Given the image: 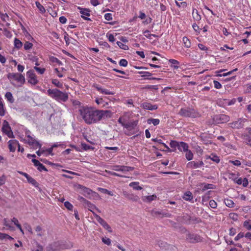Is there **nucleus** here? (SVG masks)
<instances>
[{"mask_svg": "<svg viewBox=\"0 0 251 251\" xmlns=\"http://www.w3.org/2000/svg\"><path fill=\"white\" fill-rule=\"evenodd\" d=\"M181 222L186 224H190L191 220V217L188 214H184L181 217Z\"/></svg>", "mask_w": 251, "mask_h": 251, "instance_id": "nucleus-25", "label": "nucleus"}, {"mask_svg": "<svg viewBox=\"0 0 251 251\" xmlns=\"http://www.w3.org/2000/svg\"><path fill=\"white\" fill-rule=\"evenodd\" d=\"M119 64L121 66L126 67L127 65L128 62L126 59H122L120 60Z\"/></svg>", "mask_w": 251, "mask_h": 251, "instance_id": "nucleus-55", "label": "nucleus"}, {"mask_svg": "<svg viewBox=\"0 0 251 251\" xmlns=\"http://www.w3.org/2000/svg\"><path fill=\"white\" fill-rule=\"evenodd\" d=\"M61 246V241L54 242L47 247V251H60Z\"/></svg>", "mask_w": 251, "mask_h": 251, "instance_id": "nucleus-9", "label": "nucleus"}, {"mask_svg": "<svg viewBox=\"0 0 251 251\" xmlns=\"http://www.w3.org/2000/svg\"><path fill=\"white\" fill-rule=\"evenodd\" d=\"M35 4L40 12L42 14H44L46 12V9L44 8V7L39 2V1H36Z\"/></svg>", "mask_w": 251, "mask_h": 251, "instance_id": "nucleus-35", "label": "nucleus"}, {"mask_svg": "<svg viewBox=\"0 0 251 251\" xmlns=\"http://www.w3.org/2000/svg\"><path fill=\"white\" fill-rule=\"evenodd\" d=\"M8 143L9 149L12 152L15 151L17 146H19V143L16 140H10Z\"/></svg>", "mask_w": 251, "mask_h": 251, "instance_id": "nucleus-17", "label": "nucleus"}, {"mask_svg": "<svg viewBox=\"0 0 251 251\" xmlns=\"http://www.w3.org/2000/svg\"><path fill=\"white\" fill-rule=\"evenodd\" d=\"M4 35L7 38H11L12 36L11 32L6 28L3 29Z\"/></svg>", "mask_w": 251, "mask_h": 251, "instance_id": "nucleus-54", "label": "nucleus"}, {"mask_svg": "<svg viewBox=\"0 0 251 251\" xmlns=\"http://www.w3.org/2000/svg\"><path fill=\"white\" fill-rule=\"evenodd\" d=\"M117 45L122 49H123L124 50H127L128 49V47L127 45L123 44V43L117 41L116 42Z\"/></svg>", "mask_w": 251, "mask_h": 251, "instance_id": "nucleus-46", "label": "nucleus"}, {"mask_svg": "<svg viewBox=\"0 0 251 251\" xmlns=\"http://www.w3.org/2000/svg\"><path fill=\"white\" fill-rule=\"evenodd\" d=\"M81 147L85 151H87L89 150H94V148L90 146L85 143H81Z\"/></svg>", "mask_w": 251, "mask_h": 251, "instance_id": "nucleus-48", "label": "nucleus"}, {"mask_svg": "<svg viewBox=\"0 0 251 251\" xmlns=\"http://www.w3.org/2000/svg\"><path fill=\"white\" fill-rule=\"evenodd\" d=\"M185 152H186L185 153V157H186V158L188 161H190V160H192V159L193 158V156L194 155H193V153H192L191 151H190V150L188 149Z\"/></svg>", "mask_w": 251, "mask_h": 251, "instance_id": "nucleus-33", "label": "nucleus"}, {"mask_svg": "<svg viewBox=\"0 0 251 251\" xmlns=\"http://www.w3.org/2000/svg\"><path fill=\"white\" fill-rule=\"evenodd\" d=\"M245 140L246 141V143L247 145H250L251 143V137L249 135H246L245 136Z\"/></svg>", "mask_w": 251, "mask_h": 251, "instance_id": "nucleus-63", "label": "nucleus"}, {"mask_svg": "<svg viewBox=\"0 0 251 251\" xmlns=\"http://www.w3.org/2000/svg\"><path fill=\"white\" fill-rule=\"evenodd\" d=\"M179 142L176 141L172 140L170 142V146L172 148L176 149L178 147Z\"/></svg>", "mask_w": 251, "mask_h": 251, "instance_id": "nucleus-51", "label": "nucleus"}, {"mask_svg": "<svg viewBox=\"0 0 251 251\" xmlns=\"http://www.w3.org/2000/svg\"><path fill=\"white\" fill-rule=\"evenodd\" d=\"M26 76L29 83L33 85H35L38 83L39 81L33 70H29L28 71L26 72Z\"/></svg>", "mask_w": 251, "mask_h": 251, "instance_id": "nucleus-7", "label": "nucleus"}, {"mask_svg": "<svg viewBox=\"0 0 251 251\" xmlns=\"http://www.w3.org/2000/svg\"><path fill=\"white\" fill-rule=\"evenodd\" d=\"M26 138L27 139H25V143L31 146L33 149H37L38 148L40 149L41 148L42 145L30 135H27Z\"/></svg>", "mask_w": 251, "mask_h": 251, "instance_id": "nucleus-6", "label": "nucleus"}, {"mask_svg": "<svg viewBox=\"0 0 251 251\" xmlns=\"http://www.w3.org/2000/svg\"><path fill=\"white\" fill-rule=\"evenodd\" d=\"M33 47V44L26 41L24 44V49L26 50L31 49Z\"/></svg>", "mask_w": 251, "mask_h": 251, "instance_id": "nucleus-43", "label": "nucleus"}, {"mask_svg": "<svg viewBox=\"0 0 251 251\" xmlns=\"http://www.w3.org/2000/svg\"><path fill=\"white\" fill-rule=\"evenodd\" d=\"M127 119L125 116L120 117L118 120V123L120 124L123 126H124V125Z\"/></svg>", "mask_w": 251, "mask_h": 251, "instance_id": "nucleus-47", "label": "nucleus"}, {"mask_svg": "<svg viewBox=\"0 0 251 251\" xmlns=\"http://www.w3.org/2000/svg\"><path fill=\"white\" fill-rule=\"evenodd\" d=\"M11 222L17 227H20V224L19 223V221L17 218L14 217L11 219Z\"/></svg>", "mask_w": 251, "mask_h": 251, "instance_id": "nucleus-59", "label": "nucleus"}, {"mask_svg": "<svg viewBox=\"0 0 251 251\" xmlns=\"http://www.w3.org/2000/svg\"><path fill=\"white\" fill-rule=\"evenodd\" d=\"M99 219V223L106 230H107L109 232H111L112 230L111 229L110 226L108 225V224L103 219L100 218Z\"/></svg>", "mask_w": 251, "mask_h": 251, "instance_id": "nucleus-21", "label": "nucleus"}, {"mask_svg": "<svg viewBox=\"0 0 251 251\" xmlns=\"http://www.w3.org/2000/svg\"><path fill=\"white\" fill-rule=\"evenodd\" d=\"M134 169V168L132 167L122 165L120 172L126 173V172L133 171Z\"/></svg>", "mask_w": 251, "mask_h": 251, "instance_id": "nucleus-27", "label": "nucleus"}, {"mask_svg": "<svg viewBox=\"0 0 251 251\" xmlns=\"http://www.w3.org/2000/svg\"><path fill=\"white\" fill-rule=\"evenodd\" d=\"M206 158L209 159L217 164L220 161V157L214 153H211L210 155L206 156Z\"/></svg>", "mask_w": 251, "mask_h": 251, "instance_id": "nucleus-22", "label": "nucleus"}, {"mask_svg": "<svg viewBox=\"0 0 251 251\" xmlns=\"http://www.w3.org/2000/svg\"><path fill=\"white\" fill-rule=\"evenodd\" d=\"M7 77L10 83L16 87L22 86L25 81V76L20 73H10Z\"/></svg>", "mask_w": 251, "mask_h": 251, "instance_id": "nucleus-2", "label": "nucleus"}, {"mask_svg": "<svg viewBox=\"0 0 251 251\" xmlns=\"http://www.w3.org/2000/svg\"><path fill=\"white\" fill-rule=\"evenodd\" d=\"M201 140L206 145L210 144L211 143V140H209L206 136L202 135L201 136Z\"/></svg>", "mask_w": 251, "mask_h": 251, "instance_id": "nucleus-39", "label": "nucleus"}, {"mask_svg": "<svg viewBox=\"0 0 251 251\" xmlns=\"http://www.w3.org/2000/svg\"><path fill=\"white\" fill-rule=\"evenodd\" d=\"M139 182L137 181L131 182L129 183V186L132 187L135 190H141L142 187L139 185Z\"/></svg>", "mask_w": 251, "mask_h": 251, "instance_id": "nucleus-24", "label": "nucleus"}, {"mask_svg": "<svg viewBox=\"0 0 251 251\" xmlns=\"http://www.w3.org/2000/svg\"><path fill=\"white\" fill-rule=\"evenodd\" d=\"M138 123V121H130L128 122L127 121L126 122L124 126H123L124 128H126L129 130H131L132 129H134L135 127L137 126Z\"/></svg>", "mask_w": 251, "mask_h": 251, "instance_id": "nucleus-12", "label": "nucleus"}, {"mask_svg": "<svg viewBox=\"0 0 251 251\" xmlns=\"http://www.w3.org/2000/svg\"><path fill=\"white\" fill-rule=\"evenodd\" d=\"M64 206L69 210H73L74 208L73 204L68 201L64 202Z\"/></svg>", "mask_w": 251, "mask_h": 251, "instance_id": "nucleus-50", "label": "nucleus"}, {"mask_svg": "<svg viewBox=\"0 0 251 251\" xmlns=\"http://www.w3.org/2000/svg\"><path fill=\"white\" fill-rule=\"evenodd\" d=\"M245 236V234L243 232H240L238 234V235L235 237L234 240L237 241H238L240 239L244 237Z\"/></svg>", "mask_w": 251, "mask_h": 251, "instance_id": "nucleus-60", "label": "nucleus"}, {"mask_svg": "<svg viewBox=\"0 0 251 251\" xmlns=\"http://www.w3.org/2000/svg\"><path fill=\"white\" fill-rule=\"evenodd\" d=\"M182 198L185 201H191L193 199L192 193L190 191H187L184 194Z\"/></svg>", "mask_w": 251, "mask_h": 251, "instance_id": "nucleus-23", "label": "nucleus"}, {"mask_svg": "<svg viewBox=\"0 0 251 251\" xmlns=\"http://www.w3.org/2000/svg\"><path fill=\"white\" fill-rule=\"evenodd\" d=\"M237 70H238V69L236 68V69H233V70L230 71L227 73H224L223 75H217V76H226L231 75L233 73V72L236 71Z\"/></svg>", "mask_w": 251, "mask_h": 251, "instance_id": "nucleus-52", "label": "nucleus"}, {"mask_svg": "<svg viewBox=\"0 0 251 251\" xmlns=\"http://www.w3.org/2000/svg\"><path fill=\"white\" fill-rule=\"evenodd\" d=\"M215 122L217 124H223L228 122L230 120V118L228 116L225 114H220L216 115L214 117L213 119Z\"/></svg>", "mask_w": 251, "mask_h": 251, "instance_id": "nucleus-8", "label": "nucleus"}, {"mask_svg": "<svg viewBox=\"0 0 251 251\" xmlns=\"http://www.w3.org/2000/svg\"><path fill=\"white\" fill-rule=\"evenodd\" d=\"M193 17L196 21H200L201 19V16L199 14L198 11L196 9H194L192 12Z\"/></svg>", "mask_w": 251, "mask_h": 251, "instance_id": "nucleus-29", "label": "nucleus"}, {"mask_svg": "<svg viewBox=\"0 0 251 251\" xmlns=\"http://www.w3.org/2000/svg\"><path fill=\"white\" fill-rule=\"evenodd\" d=\"M225 203L226 205L228 207H233L234 205L233 201L229 199H226L225 200Z\"/></svg>", "mask_w": 251, "mask_h": 251, "instance_id": "nucleus-44", "label": "nucleus"}, {"mask_svg": "<svg viewBox=\"0 0 251 251\" xmlns=\"http://www.w3.org/2000/svg\"><path fill=\"white\" fill-rule=\"evenodd\" d=\"M178 114L179 116L185 118H196L201 116V113L197 110L190 107L181 108Z\"/></svg>", "mask_w": 251, "mask_h": 251, "instance_id": "nucleus-4", "label": "nucleus"}, {"mask_svg": "<svg viewBox=\"0 0 251 251\" xmlns=\"http://www.w3.org/2000/svg\"><path fill=\"white\" fill-rule=\"evenodd\" d=\"M50 60L52 62L56 63L58 65H62V62L60 60H59L57 58L53 56L51 57L50 58Z\"/></svg>", "mask_w": 251, "mask_h": 251, "instance_id": "nucleus-53", "label": "nucleus"}, {"mask_svg": "<svg viewBox=\"0 0 251 251\" xmlns=\"http://www.w3.org/2000/svg\"><path fill=\"white\" fill-rule=\"evenodd\" d=\"M34 69L40 75H43L46 71V69L45 68H40L35 66Z\"/></svg>", "mask_w": 251, "mask_h": 251, "instance_id": "nucleus-45", "label": "nucleus"}, {"mask_svg": "<svg viewBox=\"0 0 251 251\" xmlns=\"http://www.w3.org/2000/svg\"><path fill=\"white\" fill-rule=\"evenodd\" d=\"M182 41L185 47L189 48L191 47V42L187 37H183L182 38Z\"/></svg>", "mask_w": 251, "mask_h": 251, "instance_id": "nucleus-37", "label": "nucleus"}, {"mask_svg": "<svg viewBox=\"0 0 251 251\" xmlns=\"http://www.w3.org/2000/svg\"><path fill=\"white\" fill-rule=\"evenodd\" d=\"M35 231L37 232V235L38 236L41 237L43 235L42 228L40 226H38L36 227Z\"/></svg>", "mask_w": 251, "mask_h": 251, "instance_id": "nucleus-49", "label": "nucleus"}, {"mask_svg": "<svg viewBox=\"0 0 251 251\" xmlns=\"http://www.w3.org/2000/svg\"><path fill=\"white\" fill-rule=\"evenodd\" d=\"M143 33L146 37L150 39H151V34L150 33L149 30H146L145 31H143Z\"/></svg>", "mask_w": 251, "mask_h": 251, "instance_id": "nucleus-58", "label": "nucleus"}, {"mask_svg": "<svg viewBox=\"0 0 251 251\" xmlns=\"http://www.w3.org/2000/svg\"><path fill=\"white\" fill-rule=\"evenodd\" d=\"M189 148L188 145L184 142H179L177 149L180 151H185Z\"/></svg>", "mask_w": 251, "mask_h": 251, "instance_id": "nucleus-20", "label": "nucleus"}, {"mask_svg": "<svg viewBox=\"0 0 251 251\" xmlns=\"http://www.w3.org/2000/svg\"><path fill=\"white\" fill-rule=\"evenodd\" d=\"M141 107L144 109L150 110H156L157 108L156 105H152L149 102H144L142 104Z\"/></svg>", "mask_w": 251, "mask_h": 251, "instance_id": "nucleus-19", "label": "nucleus"}, {"mask_svg": "<svg viewBox=\"0 0 251 251\" xmlns=\"http://www.w3.org/2000/svg\"><path fill=\"white\" fill-rule=\"evenodd\" d=\"M102 241L107 245H110L111 244V240L108 238H102Z\"/></svg>", "mask_w": 251, "mask_h": 251, "instance_id": "nucleus-61", "label": "nucleus"}, {"mask_svg": "<svg viewBox=\"0 0 251 251\" xmlns=\"http://www.w3.org/2000/svg\"><path fill=\"white\" fill-rule=\"evenodd\" d=\"M204 165V163L202 161L198 162L191 161L187 164V167L189 168H199Z\"/></svg>", "mask_w": 251, "mask_h": 251, "instance_id": "nucleus-13", "label": "nucleus"}, {"mask_svg": "<svg viewBox=\"0 0 251 251\" xmlns=\"http://www.w3.org/2000/svg\"><path fill=\"white\" fill-rule=\"evenodd\" d=\"M5 115V110L4 105L1 99H0V116H3Z\"/></svg>", "mask_w": 251, "mask_h": 251, "instance_id": "nucleus-41", "label": "nucleus"}, {"mask_svg": "<svg viewBox=\"0 0 251 251\" xmlns=\"http://www.w3.org/2000/svg\"><path fill=\"white\" fill-rule=\"evenodd\" d=\"M149 124H152L154 126H157L159 124L160 120L158 119L150 118L147 121Z\"/></svg>", "mask_w": 251, "mask_h": 251, "instance_id": "nucleus-31", "label": "nucleus"}, {"mask_svg": "<svg viewBox=\"0 0 251 251\" xmlns=\"http://www.w3.org/2000/svg\"><path fill=\"white\" fill-rule=\"evenodd\" d=\"M186 235V240L190 243L195 244L203 242V238L198 234L188 231Z\"/></svg>", "mask_w": 251, "mask_h": 251, "instance_id": "nucleus-5", "label": "nucleus"}, {"mask_svg": "<svg viewBox=\"0 0 251 251\" xmlns=\"http://www.w3.org/2000/svg\"><path fill=\"white\" fill-rule=\"evenodd\" d=\"M243 226L248 230H251V220H248L245 221L244 222Z\"/></svg>", "mask_w": 251, "mask_h": 251, "instance_id": "nucleus-42", "label": "nucleus"}, {"mask_svg": "<svg viewBox=\"0 0 251 251\" xmlns=\"http://www.w3.org/2000/svg\"><path fill=\"white\" fill-rule=\"evenodd\" d=\"M2 130L3 132L8 136V137L14 138L13 133L11 129V127L9 126L8 123L6 121H4Z\"/></svg>", "mask_w": 251, "mask_h": 251, "instance_id": "nucleus-10", "label": "nucleus"}, {"mask_svg": "<svg viewBox=\"0 0 251 251\" xmlns=\"http://www.w3.org/2000/svg\"><path fill=\"white\" fill-rule=\"evenodd\" d=\"M176 4L179 7L185 8L187 6V3L186 2H178L176 1Z\"/></svg>", "mask_w": 251, "mask_h": 251, "instance_id": "nucleus-56", "label": "nucleus"}, {"mask_svg": "<svg viewBox=\"0 0 251 251\" xmlns=\"http://www.w3.org/2000/svg\"><path fill=\"white\" fill-rule=\"evenodd\" d=\"M209 205L212 208H216L217 206V204L214 200H210L209 201Z\"/></svg>", "mask_w": 251, "mask_h": 251, "instance_id": "nucleus-57", "label": "nucleus"}, {"mask_svg": "<svg viewBox=\"0 0 251 251\" xmlns=\"http://www.w3.org/2000/svg\"><path fill=\"white\" fill-rule=\"evenodd\" d=\"M80 116L88 125L99 123L102 120L109 118L112 116L110 110H95L92 107H83L79 109Z\"/></svg>", "mask_w": 251, "mask_h": 251, "instance_id": "nucleus-1", "label": "nucleus"}, {"mask_svg": "<svg viewBox=\"0 0 251 251\" xmlns=\"http://www.w3.org/2000/svg\"><path fill=\"white\" fill-rule=\"evenodd\" d=\"M14 47L17 50H19L23 46L22 42L18 38H15L14 41Z\"/></svg>", "mask_w": 251, "mask_h": 251, "instance_id": "nucleus-28", "label": "nucleus"}, {"mask_svg": "<svg viewBox=\"0 0 251 251\" xmlns=\"http://www.w3.org/2000/svg\"><path fill=\"white\" fill-rule=\"evenodd\" d=\"M61 245H62L61 246V247H62L61 250L71 249L73 247V244L71 243L67 244L66 243L61 242Z\"/></svg>", "mask_w": 251, "mask_h": 251, "instance_id": "nucleus-36", "label": "nucleus"}, {"mask_svg": "<svg viewBox=\"0 0 251 251\" xmlns=\"http://www.w3.org/2000/svg\"><path fill=\"white\" fill-rule=\"evenodd\" d=\"M51 82L55 86L59 88H63L62 83L60 82L57 79H52Z\"/></svg>", "mask_w": 251, "mask_h": 251, "instance_id": "nucleus-34", "label": "nucleus"}, {"mask_svg": "<svg viewBox=\"0 0 251 251\" xmlns=\"http://www.w3.org/2000/svg\"><path fill=\"white\" fill-rule=\"evenodd\" d=\"M36 246H37V249L36 250H33L31 251H43V246H41L40 244H39L38 243H36Z\"/></svg>", "mask_w": 251, "mask_h": 251, "instance_id": "nucleus-64", "label": "nucleus"}, {"mask_svg": "<svg viewBox=\"0 0 251 251\" xmlns=\"http://www.w3.org/2000/svg\"><path fill=\"white\" fill-rule=\"evenodd\" d=\"M5 98L10 103H13L14 101V99L13 97L12 93L10 92H7L5 94Z\"/></svg>", "mask_w": 251, "mask_h": 251, "instance_id": "nucleus-26", "label": "nucleus"}, {"mask_svg": "<svg viewBox=\"0 0 251 251\" xmlns=\"http://www.w3.org/2000/svg\"><path fill=\"white\" fill-rule=\"evenodd\" d=\"M244 121L241 119H239V120L231 123L229 124L230 126L233 128L240 129L243 127Z\"/></svg>", "mask_w": 251, "mask_h": 251, "instance_id": "nucleus-18", "label": "nucleus"}, {"mask_svg": "<svg viewBox=\"0 0 251 251\" xmlns=\"http://www.w3.org/2000/svg\"><path fill=\"white\" fill-rule=\"evenodd\" d=\"M157 197L155 195H152L151 196H145L143 200L148 202H151L152 201L155 200Z\"/></svg>", "mask_w": 251, "mask_h": 251, "instance_id": "nucleus-32", "label": "nucleus"}, {"mask_svg": "<svg viewBox=\"0 0 251 251\" xmlns=\"http://www.w3.org/2000/svg\"><path fill=\"white\" fill-rule=\"evenodd\" d=\"M31 161L33 163L34 165L37 167V169L40 172H42L43 171L46 172L48 171V170L45 167V166L41 163L38 160L33 158Z\"/></svg>", "mask_w": 251, "mask_h": 251, "instance_id": "nucleus-16", "label": "nucleus"}, {"mask_svg": "<svg viewBox=\"0 0 251 251\" xmlns=\"http://www.w3.org/2000/svg\"><path fill=\"white\" fill-rule=\"evenodd\" d=\"M85 203L87 205V207L88 208V209L91 211V212H93V210L95 209L98 210V208L96 207V206L94 205L93 204L91 203L90 202H89L88 201H86L85 200Z\"/></svg>", "mask_w": 251, "mask_h": 251, "instance_id": "nucleus-30", "label": "nucleus"}, {"mask_svg": "<svg viewBox=\"0 0 251 251\" xmlns=\"http://www.w3.org/2000/svg\"><path fill=\"white\" fill-rule=\"evenodd\" d=\"M151 140L153 142H157L160 144L162 145L167 150H170L169 147L164 143H163L162 140L157 138H152Z\"/></svg>", "mask_w": 251, "mask_h": 251, "instance_id": "nucleus-38", "label": "nucleus"}, {"mask_svg": "<svg viewBox=\"0 0 251 251\" xmlns=\"http://www.w3.org/2000/svg\"><path fill=\"white\" fill-rule=\"evenodd\" d=\"M90 11L87 8H81L80 11V13L81 14V17L85 20L90 21L91 19L87 17L90 16Z\"/></svg>", "mask_w": 251, "mask_h": 251, "instance_id": "nucleus-15", "label": "nucleus"}, {"mask_svg": "<svg viewBox=\"0 0 251 251\" xmlns=\"http://www.w3.org/2000/svg\"><path fill=\"white\" fill-rule=\"evenodd\" d=\"M104 19L107 21H110L112 19V15L111 13H107L104 15Z\"/></svg>", "mask_w": 251, "mask_h": 251, "instance_id": "nucleus-62", "label": "nucleus"}, {"mask_svg": "<svg viewBox=\"0 0 251 251\" xmlns=\"http://www.w3.org/2000/svg\"><path fill=\"white\" fill-rule=\"evenodd\" d=\"M94 87L101 94L111 95H113L115 94L114 92L110 91L108 89H105L99 85L96 84L94 85Z\"/></svg>", "mask_w": 251, "mask_h": 251, "instance_id": "nucleus-14", "label": "nucleus"}, {"mask_svg": "<svg viewBox=\"0 0 251 251\" xmlns=\"http://www.w3.org/2000/svg\"><path fill=\"white\" fill-rule=\"evenodd\" d=\"M47 94L52 99L57 101H66L68 99V95L65 92H63L57 89H49L47 90Z\"/></svg>", "mask_w": 251, "mask_h": 251, "instance_id": "nucleus-3", "label": "nucleus"}, {"mask_svg": "<svg viewBox=\"0 0 251 251\" xmlns=\"http://www.w3.org/2000/svg\"><path fill=\"white\" fill-rule=\"evenodd\" d=\"M19 173L25 177V178L27 179V180L28 183L32 184L33 186H34L35 187H37L38 186V183L36 181L35 179L32 178L31 176H30L29 175L23 172H19Z\"/></svg>", "mask_w": 251, "mask_h": 251, "instance_id": "nucleus-11", "label": "nucleus"}, {"mask_svg": "<svg viewBox=\"0 0 251 251\" xmlns=\"http://www.w3.org/2000/svg\"><path fill=\"white\" fill-rule=\"evenodd\" d=\"M169 62L172 65H174L173 67L175 69H177L179 67L178 65H179V62L177 60L171 59L169 60Z\"/></svg>", "mask_w": 251, "mask_h": 251, "instance_id": "nucleus-40", "label": "nucleus"}]
</instances>
